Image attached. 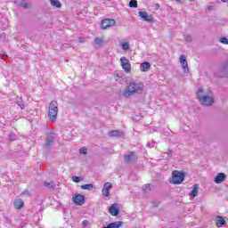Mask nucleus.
I'll use <instances>...</instances> for the list:
<instances>
[{
    "mask_svg": "<svg viewBox=\"0 0 228 228\" xmlns=\"http://www.w3.org/2000/svg\"><path fill=\"white\" fill-rule=\"evenodd\" d=\"M145 86L142 82H138L132 80L130 81L129 85L126 86L124 91L125 97H131V95H134L135 94H142Z\"/></svg>",
    "mask_w": 228,
    "mask_h": 228,
    "instance_id": "1",
    "label": "nucleus"
},
{
    "mask_svg": "<svg viewBox=\"0 0 228 228\" xmlns=\"http://www.w3.org/2000/svg\"><path fill=\"white\" fill-rule=\"evenodd\" d=\"M196 95L197 99L200 104H202V106H212V104H215V98L213 97V94L211 92L205 94L202 87L198 88Z\"/></svg>",
    "mask_w": 228,
    "mask_h": 228,
    "instance_id": "2",
    "label": "nucleus"
},
{
    "mask_svg": "<svg viewBox=\"0 0 228 228\" xmlns=\"http://www.w3.org/2000/svg\"><path fill=\"white\" fill-rule=\"evenodd\" d=\"M58 102L52 101L48 107V117L51 122H56V118H58Z\"/></svg>",
    "mask_w": 228,
    "mask_h": 228,
    "instance_id": "3",
    "label": "nucleus"
},
{
    "mask_svg": "<svg viewBox=\"0 0 228 228\" xmlns=\"http://www.w3.org/2000/svg\"><path fill=\"white\" fill-rule=\"evenodd\" d=\"M184 177H186V175L183 172L175 170L172 172V181H170V183L181 184L184 181Z\"/></svg>",
    "mask_w": 228,
    "mask_h": 228,
    "instance_id": "4",
    "label": "nucleus"
},
{
    "mask_svg": "<svg viewBox=\"0 0 228 228\" xmlns=\"http://www.w3.org/2000/svg\"><path fill=\"white\" fill-rule=\"evenodd\" d=\"M214 76L220 78L228 77V63L225 62L222 64V66L215 71Z\"/></svg>",
    "mask_w": 228,
    "mask_h": 228,
    "instance_id": "5",
    "label": "nucleus"
},
{
    "mask_svg": "<svg viewBox=\"0 0 228 228\" xmlns=\"http://www.w3.org/2000/svg\"><path fill=\"white\" fill-rule=\"evenodd\" d=\"M53 142H54V134L50 133L47 134L45 142L43 146L45 151H51V147H53Z\"/></svg>",
    "mask_w": 228,
    "mask_h": 228,
    "instance_id": "6",
    "label": "nucleus"
},
{
    "mask_svg": "<svg viewBox=\"0 0 228 228\" xmlns=\"http://www.w3.org/2000/svg\"><path fill=\"white\" fill-rule=\"evenodd\" d=\"M183 70L184 72V74H189L190 73V68L188 67V61H186V55L182 54L180 55V60H179Z\"/></svg>",
    "mask_w": 228,
    "mask_h": 228,
    "instance_id": "7",
    "label": "nucleus"
},
{
    "mask_svg": "<svg viewBox=\"0 0 228 228\" xmlns=\"http://www.w3.org/2000/svg\"><path fill=\"white\" fill-rule=\"evenodd\" d=\"M124 159L126 163H134L138 159V156H136L134 151H130L124 155Z\"/></svg>",
    "mask_w": 228,
    "mask_h": 228,
    "instance_id": "8",
    "label": "nucleus"
},
{
    "mask_svg": "<svg viewBox=\"0 0 228 228\" xmlns=\"http://www.w3.org/2000/svg\"><path fill=\"white\" fill-rule=\"evenodd\" d=\"M120 63L122 69H124L125 72H131V62H129V60L126 57H121L120 58Z\"/></svg>",
    "mask_w": 228,
    "mask_h": 228,
    "instance_id": "9",
    "label": "nucleus"
},
{
    "mask_svg": "<svg viewBox=\"0 0 228 228\" xmlns=\"http://www.w3.org/2000/svg\"><path fill=\"white\" fill-rule=\"evenodd\" d=\"M138 15L139 17H141V19H142V20H145V22H150V23L154 22V17H152V15H149L148 12L140 11L138 12Z\"/></svg>",
    "mask_w": 228,
    "mask_h": 228,
    "instance_id": "10",
    "label": "nucleus"
},
{
    "mask_svg": "<svg viewBox=\"0 0 228 228\" xmlns=\"http://www.w3.org/2000/svg\"><path fill=\"white\" fill-rule=\"evenodd\" d=\"M114 24H115V20L105 19V20H102L101 28H102V29H108V28L113 27Z\"/></svg>",
    "mask_w": 228,
    "mask_h": 228,
    "instance_id": "11",
    "label": "nucleus"
},
{
    "mask_svg": "<svg viewBox=\"0 0 228 228\" xmlns=\"http://www.w3.org/2000/svg\"><path fill=\"white\" fill-rule=\"evenodd\" d=\"M109 213H110L112 216H118V215L120 214V208H118V204H117V203L112 204V205L109 208Z\"/></svg>",
    "mask_w": 228,
    "mask_h": 228,
    "instance_id": "12",
    "label": "nucleus"
},
{
    "mask_svg": "<svg viewBox=\"0 0 228 228\" xmlns=\"http://www.w3.org/2000/svg\"><path fill=\"white\" fill-rule=\"evenodd\" d=\"M111 188H113V185L111 184V183L110 182L105 183L102 190V197H110V190H111Z\"/></svg>",
    "mask_w": 228,
    "mask_h": 228,
    "instance_id": "13",
    "label": "nucleus"
},
{
    "mask_svg": "<svg viewBox=\"0 0 228 228\" xmlns=\"http://www.w3.org/2000/svg\"><path fill=\"white\" fill-rule=\"evenodd\" d=\"M72 200L77 206H83L85 204V196L77 194L72 198Z\"/></svg>",
    "mask_w": 228,
    "mask_h": 228,
    "instance_id": "14",
    "label": "nucleus"
},
{
    "mask_svg": "<svg viewBox=\"0 0 228 228\" xmlns=\"http://www.w3.org/2000/svg\"><path fill=\"white\" fill-rule=\"evenodd\" d=\"M225 224H227V222L225 221V219L223 216H217L216 218V227L220 228V227H224V225H225Z\"/></svg>",
    "mask_w": 228,
    "mask_h": 228,
    "instance_id": "15",
    "label": "nucleus"
},
{
    "mask_svg": "<svg viewBox=\"0 0 228 228\" xmlns=\"http://www.w3.org/2000/svg\"><path fill=\"white\" fill-rule=\"evenodd\" d=\"M225 177H226V175H225V174H224V173H219L216 177H215V183H216V184H220V183H224V181H225Z\"/></svg>",
    "mask_w": 228,
    "mask_h": 228,
    "instance_id": "16",
    "label": "nucleus"
},
{
    "mask_svg": "<svg viewBox=\"0 0 228 228\" xmlns=\"http://www.w3.org/2000/svg\"><path fill=\"white\" fill-rule=\"evenodd\" d=\"M140 70L142 72H149V70H151V63L147 61L141 63Z\"/></svg>",
    "mask_w": 228,
    "mask_h": 228,
    "instance_id": "17",
    "label": "nucleus"
},
{
    "mask_svg": "<svg viewBox=\"0 0 228 228\" xmlns=\"http://www.w3.org/2000/svg\"><path fill=\"white\" fill-rule=\"evenodd\" d=\"M121 226H122V222L117 221L114 223H110L107 226H103L102 228H120Z\"/></svg>",
    "mask_w": 228,
    "mask_h": 228,
    "instance_id": "18",
    "label": "nucleus"
},
{
    "mask_svg": "<svg viewBox=\"0 0 228 228\" xmlns=\"http://www.w3.org/2000/svg\"><path fill=\"white\" fill-rule=\"evenodd\" d=\"M14 208L16 209H22V208H24V201L22 199H18L14 201Z\"/></svg>",
    "mask_w": 228,
    "mask_h": 228,
    "instance_id": "19",
    "label": "nucleus"
},
{
    "mask_svg": "<svg viewBox=\"0 0 228 228\" xmlns=\"http://www.w3.org/2000/svg\"><path fill=\"white\" fill-rule=\"evenodd\" d=\"M109 136H110V138L122 136V132H120V130H112L109 132Z\"/></svg>",
    "mask_w": 228,
    "mask_h": 228,
    "instance_id": "20",
    "label": "nucleus"
},
{
    "mask_svg": "<svg viewBox=\"0 0 228 228\" xmlns=\"http://www.w3.org/2000/svg\"><path fill=\"white\" fill-rule=\"evenodd\" d=\"M190 195L191 197H197V195H199V184L196 183V184L193 185Z\"/></svg>",
    "mask_w": 228,
    "mask_h": 228,
    "instance_id": "21",
    "label": "nucleus"
},
{
    "mask_svg": "<svg viewBox=\"0 0 228 228\" xmlns=\"http://www.w3.org/2000/svg\"><path fill=\"white\" fill-rule=\"evenodd\" d=\"M50 4L54 8H61V2L60 0H50Z\"/></svg>",
    "mask_w": 228,
    "mask_h": 228,
    "instance_id": "22",
    "label": "nucleus"
},
{
    "mask_svg": "<svg viewBox=\"0 0 228 228\" xmlns=\"http://www.w3.org/2000/svg\"><path fill=\"white\" fill-rule=\"evenodd\" d=\"M80 188L82 190H88L90 191L94 190V184L86 183V184L81 185Z\"/></svg>",
    "mask_w": 228,
    "mask_h": 228,
    "instance_id": "23",
    "label": "nucleus"
},
{
    "mask_svg": "<svg viewBox=\"0 0 228 228\" xmlns=\"http://www.w3.org/2000/svg\"><path fill=\"white\" fill-rule=\"evenodd\" d=\"M44 186H45V188H48L49 190H53L54 189L56 184H54V182H50V183L45 182Z\"/></svg>",
    "mask_w": 228,
    "mask_h": 228,
    "instance_id": "24",
    "label": "nucleus"
},
{
    "mask_svg": "<svg viewBox=\"0 0 228 228\" xmlns=\"http://www.w3.org/2000/svg\"><path fill=\"white\" fill-rule=\"evenodd\" d=\"M20 5L22 6V8H25V10H28V8L30 6L27 0H21Z\"/></svg>",
    "mask_w": 228,
    "mask_h": 228,
    "instance_id": "25",
    "label": "nucleus"
},
{
    "mask_svg": "<svg viewBox=\"0 0 228 228\" xmlns=\"http://www.w3.org/2000/svg\"><path fill=\"white\" fill-rule=\"evenodd\" d=\"M128 6L130 8H138V1L136 0H130Z\"/></svg>",
    "mask_w": 228,
    "mask_h": 228,
    "instance_id": "26",
    "label": "nucleus"
},
{
    "mask_svg": "<svg viewBox=\"0 0 228 228\" xmlns=\"http://www.w3.org/2000/svg\"><path fill=\"white\" fill-rule=\"evenodd\" d=\"M121 47L123 51H129V43L127 42L122 43Z\"/></svg>",
    "mask_w": 228,
    "mask_h": 228,
    "instance_id": "27",
    "label": "nucleus"
},
{
    "mask_svg": "<svg viewBox=\"0 0 228 228\" xmlns=\"http://www.w3.org/2000/svg\"><path fill=\"white\" fill-rule=\"evenodd\" d=\"M71 179L73 183H81V181H83V178H81L80 176H72Z\"/></svg>",
    "mask_w": 228,
    "mask_h": 228,
    "instance_id": "28",
    "label": "nucleus"
},
{
    "mask_svg": "<svg viewBox=\"0 0 228 228\" xmlns=\"http://www.w3.org/2000/svg\"><path fill=\"white\" fill-rule=\"evenodd\" d=\"M151 188H152V184L151 183H147V184H144L142 186V191H147V190H151Z\"/></svg>",
    "mask_w": 228,
    "mask_h": 228,
    "instance_id": "29",
    "label": "nucleus"
},
{
    "mask_svg": "<svg viewBox=\"0 0 228 228\" xmlns=\"http://www.w3.org/2000/svg\"><path fill=\"white\" fill-rule=\"evenodd\" d=\"M94 44H96V45H101V44H102V38L95 37Z\"/></svg>",
    "mask_w": 228,
    "mask_h": 228,
    "instance_id": "30",
    "label": "nucleus"
},
{
    "mask_svg": "<svg viewBox=\"0 0 228 228\" xmlns=\"http://www.w3.org/2000/svg\"><path fill=\"white\" fill-rule=\"evenodd\" d=\"M219 42H221V44H224L225 45H228V39H227V37L220 38Z\"/></svg>",
    "mask_w": 228,
    "mask_h": 228,
    "instance_id": "31",
    "label": "nucleus"
},
{
    "mask_svg": "<svg viewBox=\"0 0 228 228\" xmlns=\"http://www.w3.org/2000/svg\"><path fill=\"white\" fill-rule=\"evenodd\" d=\"M116 81H118V83H122V81H124V77L120 75H117Z\"/></svg>",
    "mask_w": 228,
    "mask_h": 228,
    "instance_id": "32",
    "label": "nucleus"
},
{
    "mask_svg": "<svg viewBox=\"0 0 228 228\" xmlns=\"http://www.w3.org/2000/svg\"><path fill=\"white\" fill-rule=\"evenodd\" d=\"M88 150H86V148H80L79 149V153L80 154H87Z\"/></svg>",
    "mask_w": 228,
    "mask_h": 228,
    "instance_id": "33",
    "label": "nucleus"
},
{
    "mask_svg": "<svg viewBox=\"0 0 228 228\" xmlns=\"http://www.w3.org/2000/svg\"><path fill=\"white\" fill-rule=\"evenodd\" d=\"M21 195H23V197H30L31 193H29V191L26 190L21 193Z\"/></svg>",
    "mask_w": 228,
    "mask_h": 228,
    "instance_id": "34",
    "label": "nucleus"
},
{
    "mask_svg": "<svg viewBox=\"0 0 228 228\" xmlns=\"http://www.w3.org/2000/svg\"><path fill=\"white\" fill-rule=\"evenodd\" d=\"M16 104L19 105L21 110H24L25 106L24 103H22V102L17 101Z\"/></svg>",
    "mask_w": 228,
    "mask_h": 228,
    "instance_id": "35",
    "label": "nucleus"
},
{
    "mask_svg": "<svg viewBox=\"0 0 228 228\" xmlns=\"http://www.w3.org/2000/svg\"><path fill=\"white\" fill-rule=\"evenodd\" d=\"M184 40L185 42H191V36L190 35L184 36Z\"/></svg>",
    "mask_w": 228,
    "mask_h": 228,
    "instance_id": "36",
    "label": "nucleus"
},
{
    "mask_svg": "<svg viewBox=\"0 0 228 228\" xmlns=\"http://www.w3.org/2000/svg\"><path fill=\"white\" fill-rule=\"evenodd\" d=\"M88 220H84L83 222H82V227L83 228H86V227H88Z\"/></svg>",
    "mask_w": 228,
    "mask_h": 228,
    "instance_id": "37",
    "label": "nucleus"
},
{
    "mask_svg": "<svg viewBox=\"0 0 228 228\" xmlns=\"http://www.w3.org/2000/svg\"><path fill=\"white\" fill-rule=\"evenodd\" d=\"M154 145H156V142H148L147 146L150 148V149H152L154 147Z\"/></svg>",
    "mask_w": 228,
    "mask_h": 228,
    "instance_id": "38",
    "label": "nucleus"
},
{
    "mask_svg": "<svg viewBox=\"0 0 228 228\" xmlns=\"http://www.w3.org/2000/svg\"><path fill=\"white\" fill-rule=\"evenodd\" d=\"M176 1V3H178V4H183V3H184V1H183V0H175Z\"/></svg>",
    "mask_w": 228,
    "mask_h": 228,
    "instance_id": "39",
    "label": "nucleus"
},
{
    "mask_svg": "<svg viewBox=\"0 0 228 228\" xmlns=\"http://www.w3.org/2000/svg\"><path fill=\"white\" fill-rule=\"evenodd\" d=\"M159 6H160V5H159V4H156L155 9H156V10H159Z\"/></svg>",
    "mask_w": 228,
    "mask_h": 228,
    "instance_id": "40",
    "label": "nucleus"
},
{
    "mask_svg": "<svg viewBox=\"0 0 228 228\" xmlns=\"http://www.w3.org/2000/svg\"><path fill=\"white\" fill-rule=\"evenodd\" d=\"M168 153H169V154H172V150H168Z\"/></svg>",
    "mask_w": 228,
    "mask_h": 228,
    "instance_id": "41",
    "label": "nucleus"
},
{
    "mask_svg": "<svg viewBox=\"0 0 228 228\" xmlns=\"http://www.w3.org/2000/svg\"><path fill=\"white\" fill-rule=\"evenodd\" d=\"M227 0H222L223 3H225Z\"/></svg>",
    "mask_w": 228,
    "mask_h": 228,
    "instance_id": "42",
    "label": "nucleus"
},
{
    "mask_svg": "<svg viewBox=\"0 0 228 228\" xmlns=\"http://www.w3.org/2000/svg\"><path fill=\"white\" fill-rule=\"evenodd\" d=\"M190 1L193 2V1H196V0H190Z\"/></svg>",
    "mask_w": 228,
    "mask_h": 228,
    "instance_id": "43",
    "label": "nucleus"
},
{
    "mask_svg": "<svg viewBox=\"0 0 228 228\" xmlns=\"http://www.w3.org/2000/svg\"><path fill=\"white\" fill-rule=\"evenodd\" d=\"M209 8V10H211V6L210 7H208Z\"/></svg>",
    "mask_w": 228,
    "mask_h": 228,
    "instance_id": "44",
    "label": "nucleus"
}]
</instances>
